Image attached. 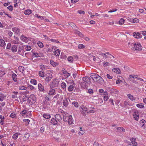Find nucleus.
<instances>
[{
	"mask_svg": "<svg viewBox=\"0 0 146 146\" xmlns=\"http://www.w3.org/2000/svg\"><path fill=\"white\" fill-rule=\"evenodd\" d=\"M132 44H133L134 46V47L132 48V49L133 50H137L138 51H140L142 50L141 46L140 43H137V44H133L132 43Z\"/></svg>",
	"mask_w": 146,
	"mask_h": 146,
	"instance_id": "7ed1b4c3",
	"label": "nucleus"
},
{
	"mask_svg": "<svg viewBox=\"0 0 146 146\" xmlns=\"http://www.w3.org/2000/svg\"><path fill=\"white\" fill-rule=\"evenodd\" d=\"M28 100L32 104H34L36 101V98L34 95H31L28 98Z\"/></svg>",
	"mask_w": 146,
	"mask_h": 146,
	"instance_id": "20e7f679",
	"label": "nucleus"
},
{
	"mask_svg": "<svg viewBox=\"0 0 146 146\" xmlns=\"http://www.w3.org/2000/svg\"><path fill=\"white\" fill-rule=\"evenodd\" d=\"M24 52L23 48L22 47H19L18 50V53L22 56H24Z\"/></svg>",
	"mask_w": 146,
	"mask_h": 146,
	"instance_id": "6e6552de",
	"label": "nucleus"
},
{
	"mask_svg": "<svg viewBox=\"0 0 146 146\" xmlns=\"http://www.w3.org/2000/svg\"><path fill=\"white\" fill-rule=\"evenodd\" d=\"M124 21L125 20L123 19H121L119 21V24H120L121 25L123 24Z\"/></svg>",
	"mask_w": 146,
	"mask_h": 146,
	"instance_id": "864d4df0",
	"label": "nucleus"
},
{
	"mask_svg": "<svg viewBox=\"0 0 146 146\" xmlns=\"http://www.w3.org/2000/svg\"><path fill=\"white\" fill-rule=\"evenodd\" d=\"M90 77L94 80L95 79L96 80V82L100 84H102L104 82L103 78L97 74L92 73L90 75Z\"/></svg>",
	"mask_w": 146,
	"mask_h": 146,
	"instance_id": "f257e3e1",
	"label": "nucleus"
},
{
	"mask_svg": "<svg viewBox=\"0 0 146 146\" xmlns=\"http://www.w3.org/2000/svg\"><path fill=\"white\" fill-rule=\"evenodd\" d=\"M106 76L108 78L110 79H111L113 78L112 76H111L109 74H107Z\"/></svg>",
	"mask_w": 146,
	"mask_h": 146,
	"instance_id": "69168bd1",
	"label": "nucleus"
},
{
	"mask_svg": "<svg viewBox=\"0 0 146 146\" xmlns=\"http://www.w3.org/2000/svg\"><path fill=\"white\" fill-rule=\"evenodd\" d=\"M83 81L87 84H89L91 83L90 78L86 76L83 78Z\"/></svg>",
	"mask_w": 146,
	"mask_h": 146,
	"instance_id": "0eeeda50",
	"label": "nucleus"
},
{
	"mask_svg": "<svg viewBox=\"0 0 146 146\" xmlns=\"http://www.w3.org/2000/svg\"><path fill=\"white\" fill-rule=\"evenodd\" d=\"M38 88L41 91L43 92H45V90L44 89V87L41 84L39 83L38 84Z\"/></svg>",
	"mask_w": 146,
	"mask_h": 146,
	"instance_id": "f3484780",
	"label": "nucleus"
},
{
	"mask_svg": "<svg viewBox=\"0 0 146 146\" xmlns=\"http://www.w3.org/2000/svg\"><path fill=\"white\" fill-rule=\"evenodd\" d=\"M56 47H55L53 46L52 47V50H51V49L50 48H48V51L49 52H52L53 51V50H55Z\"/></svg>",
	"mask_w": 146,
	"mask_h": 146,
	"instance_id": "052dcab7",
	"label": "nucleus"
},
{
	"mask_svg": "<svg viewBox=\"0 0 146 146\" xmlns=\"http://www.w3.org/2000/svg\"><path fill=\"white\" fill-rule=\"evenodd\" d=\"M21 39L26 42H28V38L27 37L25 36L24 35H22L21 37Z\"/></svg>",
	"mask_w": 146,
	"mask_h": 146,
	"instance_id": "4be33fe9",
	"label": "nucleus"
},
{
	"mask_svg": "<svg viewBox=\"0 0 146 146\" xmlns=\"http://www.w3.org/2000/svg\"><path fill=\"white\" fill-rule=\"evenodd\" d=\"M130 140L131 142V143L132 144V145L133 146H137V143L136 141V138H132L130 139Z\"/></svg>",
	"mask_w": 146,
	"mask_h": 146,
	"instance_id": "9b49d317",
	"label": "nucleus"
},
{
	"mask_svg": "<svg viewBox=\"0 0 146 146\" xmlns=\"http://www.w3.org/2000/svg\"><path fill=\"white\" fill-rule=\"evenodd\" d=\"M32 13L31 10L28 9L25 11L24 13L26 15H29Z\"/></svg>",
	"mask_w": 146,
	"mask_h": 146,
	"instance_id": "cd10ccee",
	"label": "nucleus"
},
{
	"mask_svg": "<svg viewBox=\"0 0 146 146\" xmlns=\"http://www.w3.org/2000/svg\"><path fill=\"white\" fill-rule=\"evenodd\" d=\"M139 125L141 127H144L145 129L146 127V121L144 119L141 120L139 123Z\"/></svg>",
	"mask_w": 146,
	"mask_h": 146,
	"instance_id": "423d86ee",
	"label": "nucleus"
},
{
	"mask_svg": "<svg viewBox=\"0 0 146 146\" xmlns=\"http://www.w3.org/2000/svg\"><path fill=\"white\" fill-rule=\"evenodd\" d=\"M99 92L100 93H104V95H108V93L106 91H104V90L102 89H99Z\"/></svg>",
	"mask_w": 146,
	"mask_h": 146,
	"instance_id": "bb28decb",
	"label": "nucleus"
},
{
	"mask_svg": "<svg viewBox=\"0 0 146 146\" xmlns=\"http://www.w3.org/2000/svg\"><path fill=\"white\" fill-rule=\"evenodd\" d=\"M112 71L117 74H120L121 73V71L120 69L119 68H113L112 69Z\"/></svg>",
	"mask_w": 146,
	"mask_h": 146,
	"instance_id": "5701e85b",
	"label": "nucleus"
},
{
	"mask_svg": "<svg viewBox=\"0 0 146 146\" xmlns=\"http://www.w3.org/2000/svg\"><path fill=\"white\" fill-rule=\"evenodd\" d=\"M44 72L42 71H40L39 72V76L42 77H44Z\"/></svg>",
	"mask_w": 146,
	"mask_h": 146,
	"instance_id": "a19ab883",
	"label": "nucleus"
},
{
	"mask_svg": "<svg viewBox=\"0 0 146 146\" xmlns=\"http://www.w3.org/2000/svg\"><path fill=\"white\" fill-rule=\"evenodd\" d=\"M38 46L40 48H42L43 47V43L40 42H38L37 43Z\"/></svg>",
	"mask_w": 146,
	"mask_h": 146,
	"instance_id": "a18cd8bd",
	"label": "nucleus"
},
{
	"mask_svg": "<svg viewBox=\"0 0 146 146\" xmlns=\"http://www.w3.org/2000/svg\"><path fill=\"white\" fill-rule=\"evenodd\" d=\"M7 8L10 11H12L13 10V6L11 5L7 7Z\"/></svg>",
	"mask_w": 146,
	"mask_h": 146,
	"instance_id": "680f3d73",
	"label": "nucleus"
},
{
	"mask_svg": "<svg viewBox=\"0 0 146 146\" xmlns=\"http://www.w3.org/2000/svg\"><path fill=\"white\" fill-rule=\"evenodd\" d=\"M50 123L53 125H57L58 123L57 121L55 118H52L50 121Z\"/></svg>",
	"mask_w": 146,
	"mask_h": 146,
	"instance_id": "4468645a",
	"label": "nucleus"
},
{
	"mask_svg": "<svg viewBox=\"0 0 146 146\" xmlns=\"http://www.w3.org/2000/svg\"><path fill=\"white\" fill-rule=\"evenodd\" d=\"M75 33L78 34L79 36L82 37L83 36V35L82 33L79 31L76 30L75 31Z\"/></svg>",
	"mask_w": 146,
	"mask_h": 146,
	"instance_id": "e433bc0d",
	"label": "nucleus"
},
{
	"mask_svg": "<svg viewBox=\"0 0 146 146\" xmlns=\"http://www.w3.org/2000/svg\"><path fill=\"white\" fill-rule=\"evenodd\" d=\"M49 40L52 42H55L57 43H59L60 42L58 41L57 40L55 39H50Z\"/></svg>",
	"mask_w": 146,
	"mask_h": 146,
	"instance_id": "3c124183",
	"label": "nucleus"
},
{
	"mask_svg": "<svg viewBox=\"0 0 146 146\" xmlns=\"http://www.w3.org/2000/svg\"><path fill=\"white\" fill-rule=\"evenodd\" d=\"M50 63L54 67L55 66L57 65L56 63L54 62L52 60H50Z\"/></svg>",
	"mask_w": 146,
	"mask_h": 146,
	"instance_id": "72a5a7b5",
	"label": "nucleus"
},
{
	"mask_svg": "<svg viewBox=\"0 0 146 146\" xmlns=\"http://www.w3.org/2000/svg\"><path fill=\"white\" fill-rule=\"evenodd\" d=\"M116 129L117 131H116V132H125V129L123 127H117Z\"/></svg>",
	"mask_w": 146,
	"mask_h": 146,
	"instance_id": "412c9836",
	"label": "nucleus"
},
{
	"mask_svg": "<svg viewBox=\"0 0 146 146\" xmlns=\"http://www.w3.org/2000/svg\"><path fill=\"white\" fill-rule=\"evenodd\" d=\"M31 48L30 46H27L25 48V49L27 50H31Z\"/></svg>",
	"mask_w": 146,
	"mask_h": 146,
	"instance_id": "4d7b16f0",
	"label": "nucleus"
},
{
	"mask_svg": "<svg viewBox=\"0 0 146 146\" xmlns=\"http://www.w3.org/2000/svg\"><path fill=\"white\" fill-rule=\"evenodd\" d=\"M136 106L138 108H143L144 107L143 104L142 103H140V104H137Z\"/></svg>",
	"mask_w": 146,
	"mask_h": 146,
	"instance_id": "58836bf2",
	"label": "nucleus"
},
{
	"mask_svg": "<svg viewBox=\"0 0 146 146\" xmlns=\"http://www.w3.org/2000/svg\"><path fill=\"white\" fill-rule=\"evenodd\" d=\"M43 117L46 119H49L51 117L50 115L49 114H44L43 115Z\"/></svg>",
	"mask_w": 146,
	"mask_h": 146,
	"instance_id": "473e14b6",
	"label": "nucleus"
},
{
	"mask_svg": "<svg viewBox=\"0 0 146 146\" xmlns=\"http://www.w3.org/2000/svg\"><path fill=\"white\" fill-rule=\"evenodd\" d=\"M11 44L10 43H8L6 47V48L7 49H10L11 48Z\"/></svg>",
	"mask_w": 146,
	"mask_h": 146,
	"instance_id": "13d9d810",
	"label": "nucleus"
},
{
	"mask_svg": "<svg viewBox=\"0 0 146 146\" xmlns=\"http://www.w3.org/2000/svg\"><path fill=\"white\" fill-rule=\"evenodd\" d=\"M12 31H13L14 32H15V33L18 34L19 32L20 31V30L18 28L14 27L12 28Z\"/></svg>",
	"mask_w": 146,
	"mask_h": 146,
	"instance_id": "b1692460",
	"label": "nucleus"
},
{
	"mask_svg": "<svg viewBox=\"0 0 146 146\" xmlns=\"http://www.w3.org/2000/svg\"><path fill=\"white\" fill-rule=\"evenodd\" d=\"M107 91L112 94H117L118 93V91L117 90L111 88H108L107 89Z\"/></svg>",
	"mask_w": 146,
	"mask_h": 146,
	"instance_id": "39448f33",
	"label": "nucleus"
},
{
	"mask_svg": "<svg viewBox=\"0 0 146 146\" xmlns=\"http://www.w3.org/2000/svg\"><path fill=\"white\" fill-rule=\"evenodd\" d=\"M107 95H104L105 96H104V101H106L108 99V97L107 96Z\"/></svg>",
	"mask_w": 146,
	"mask_h": 146,
	"instance_id": "0e129e2a",
	"label": "nucleus"
},
{
	"mask_svg": "<svg viewBox=\"0 0 146 146\" xmlns=\"http://www.w3.org/2000/svg\"><path fill=\"white\" fill-rule=\"evenodd\" d=\"M5 44V42L3 39H0V46H3Z\"/></svg>",
	"mask_w": 146,
	"mask_h": 146,
	"instance_id": "c756f323",
	"label": "nucleus"
},
{
	"mask_svg": "<svg viewBox=\"0 0 146 146\" xmlns=\"http://www.w3.org/2000/svg\"><path fill=\"white\" fill-rule=\"evenodd\" d=\"M54 54L56 56H59L60 54V51L59 49L56 50L54 52Z\"/></svg>",
	"mask_w": 146,
	"mask_h": 146,
	"instance_id": "c9c22d12",
	"label": "nucleus"
},
{
	"mask_svg": "<svg viewBox=\"0 0 146 146\" xmlns=\"http://www.w3.org/2000/svg\"><path fill=\"white\" fill-rule=\"evenodd\" d=\"M72 104L76 107H78V103L76 102H72Z\"/></svg>",
	"mask_w": 146,
	"mask_h": 146,
	"instance_id": "09e8293b",
	"label": "nucleus"
},
{
	"mask_svg": "<svg viewBox=\"0 0 146 146\" xmlns=\"http://www.w3.org/2000/svg\"><path fill=\"white\" fill-rule=\"evenodd\" d=\"M31 83L35 85H36L37 84L36 81L35 80L33 79L31 81Z\"/></svg>",
	"mask_w": 146,
	"mask_h": 146,
	"instance_id": "49530a36",
	"label": "nucleus"
},
{
	"mask_svg": "<svg viewBox=\"0 0 146 146\" xmlns=\"http://www.w3.org/2000/svg\"><path fill=\"white\" fill-rule=\"evenodd\" d=\"M68 122L69 124H72L73 123V120L71 115L69 116L68 118Z\"/></svg>",
	"mask_w": 146,
	"mask_h": 146,
	"instance_id": "2eb2a0df",
	"label": "nucleus"
},
{
	"mask_svg": "<svg viewBox=\"0 0 146 146\" xmlns=\"http://www.w3.org/2000/svg\"><path fill=\"white\" fill-rule=\"evenodd\" d=\"M61 86L62 88L64 89L66 88V85L65 83H64V82H62L61 84Z\"/></svg>",
	"mask_w": 146,
	"mask_h": 146,
	"instance_id": "c03bdc74",
	"label": "nucleus"
},
{
	"mask_svg": "<svg viewBox=\"0 0 146 146\" xmlns=\"http://www.w3.org/2000/svg\"><path fill=\"white\" fill-rule=\"evenodd\" d=\"M17 75L14 73H13L12 75V77L13 79V80L15 82H16L17 81Z\"/></svg>",
	"mask_w": 146,
	"mask_h": 146,
	"instance_id": "393cba45",
	"label": "nucleus"
},
{
	"mask_svg": "<svg viewBox=\"0 0 146 146\" xmlns=\"http://www.w3.org/2000/svg\"><path fill=\"white\" fill-rule=\"evenodd\" d=\"M44 127L43 126L42 127H41L40 129V132L42 133H43V132H44Z\"/></svg>",
	"mask_w": 146,
	"mask_h": 146,
	"instance_id": "6e6d98bb",
	"label": "nucleus"
},
{
	"mask_svg": "<svg viewBox=\"0 0 146 146\" xmlns=\"http://www.w3.org/2000/svg\"><path fill=\"white\" fill-rule=\"evenodd\" d=\"M127 96L128 98L131 100H135V98L133 96L130 94H128Z\"/></svg>",
	"mask_w": 146,
	"mask_h": 146,
	"instance_id": "a878e982",
	"label": "nucleus"
},
{
	"mask_svg": "<svg viewBox=\"0 0 146 146\" xmlns=\"http://www.w3.org/2000/svg\"><path fill=\"white\" fill-rule=\"evenodd\" d=\"M74 86L73 85H70L68 87V90L69 92H72L74 90Z\"/></svg>",
	"mask_w": 146,
	"mask_h": 146,
	"instance_id": "c85d7f7f",
	"label": "nucleus"
},
{
	"mask_svg": "<svg viewBox=\"0 0 146 146\" xmlns=\"http://www.w3.org/2000/svg\"><path fill=\"white\" fill-rule=\"evenodd\" d=\"M133 118L134 119L136 120H138V119L139 118V116H135L133 114Z\"/></svg>",
	"mask_w": 146,
	"mask_h": 146,
	"instance_id": "338daca9",
	"label": "nucleus"
},
{
	"mask_svg": "<svg viewBox=\"0 0 146 146\" xmlns=\"http://www.w3.org/2000/svg\"><path fill=\"white\" fill-rule=\"evenodd\" d=\"M18 69L21 72L23 73L24 72V68L22 66H20L18 68Z\"/></svg>",
	"mask_w": 146,
	"mask_h": 146,
	"instance_id": "ea45409f",
	"label": "nucleus"
},
{
	"mask_svg": "<svg viewBox=\"0 0 146 146\" xmlns=\"http://www.w3.org/2000/svg\"><path fill=\"white\" fill-rule=\"evenodd\" d=\"M141 34H142L143 36L146 35V31H143L140 32Z\"/></svg>",
	"mask_w": 146,
	"mask_h": 146,
	"instance_id": "bf43d9fd",
	"label": "nucleus"
},
{
	"mask_svg": "<svg viewBox=\"0 0 146 146\" xmlns=\"http://www.w3.org/2000/svg\"><path fill=\"white\" fill-rule=\"evenodd\" d=\"M11 50L13 52H16L17 50V47L15 45H13L11 47Z\"/></svg>",
	"mask_w": 146,
	"mask_h": 146,
	"instance_id": "aec40b11",
	"label": "nucleus"
},
{
	"mask_svg": "<svg viewBox=\"0 0 146 146\" xmlns=\"http://www.w3.org/2000/svg\"><path fill=\"white\" fill-rule=\"evenodd\" d=\"M133 78V79L137 78V75H130L128 77V79L129 81H131L132 78Z\"/></svg>",
	"mask_w": 146,
	"mask_h": 146,
	"instance_id": "6ab92c4d",
	"label": "nucleus"
},
{
	"mask_svg": "<svg viewBox=\"0 0 146 146\" xmlns=\"http://www.w3.org/2000/svg\"><path fill=\"white\" fill-rule=\"evenodd\" d=\"M78 47L79 48L82 49L84 48L85 46L82 44H80L78 45Z\"/></svg>",
	"mask_w": 146,
	"mask_h": 146,
	"instance_id": "de8ad7c7",
	"label": "nucleus"
},
{
	"mask_svg": "<svg viewBox=\"0 0 146 146\" xmlns=\"http://www.w3.org/2000/svg\"><path fill=\"white\" fill-rule=\"evenodd\" d=\"M85 132L84 130H80L78 134L80 135H83Z\"/></svg>",
	"mask_w": 146,
	"mask_h": 146,
	"instance_id": "603ef678",
	"label": "nucleus"
},
{
	"mask_svg": "<svg viewBox=\"0 0 146 146\" xmlns=\"http://www.w3.org/2000/svg\"><path fill=\"white\" fill-rule=\"evenodd\" d=\"M63 105L64 106L66 107L67 106L68 104V99L67 98H65L63 100Z\"/></svg>",
	"mask_w": 146,
	"mask_h": 146,
	"instance_id": "a211bd4d",
	"label": "nucleus"
},
{
	"mask_svg": "<svg viewBox=\"0 0 146 146\" xmlns=\"http://www.w3.org/2000/svg\"><path fill=\"white\" fill-rule=\"evenodd\" d=\"M6 97V96L3 94H0V100L3 101Z\"/></svg>",
	"mask_w": 146,
	"mask_h": 146,
	"instance_id": "7c9ffc66",
	"label": "nucleus"
},
{
	"mask_svg": "<svg viewBox=\"0 0 146 146\" xmlns=\"http://www.w3.org/2000/svg\"><path fill=\"white\" fill-rule=\"evenodd\" d=\"M130 21L131 22H132L133 23H136L139 21V20L135 18L134 19H130Z\"/></svg>",
	"mask_w": 146,
	"mask_h": 146,
	"instance_id": "2f4dec72",
	"label": "nucleus"
},
{
	"mask_svg": "<svg viewBox=\"0 0 146 146\" xmlns=\"http://www.w3.org/2000/svg\"><path fill=\"white\" fill-rule=\"evenodd\" d=\"M10 116L11 118H13L16 116V115L15 114L12 113H11Z\"/></svg>",
	"mask_w": 146,
	"mask_h": 146,
	"instance_id": "e2e57ef3",
	"label": "nucleus"
},
{
	"mask_svg": "<svg viewBox=\"0 0 146 146\" xmlns=\"http://www.w3.org/2000/svg\"><path fill=\"white\" fill-rule=\"evenodd\" d=\"M55 92V90L54 89H52V88L48 92V94L49 95H54Z\"/></svg>",
	"mask_w": 146,
	"mask_h": 146,
	"instance_id": "dca6fc26",
	"label": "nucleus"
},
{
	"mask_svg": "<svg viewBox=\"0 0 146 146\" xmlns=\"http://www.w3.org/2000/svg\"><path fill=\"white\" fill-rule=\"evenodd\" d=\"M52 78V74H48V75L46 78L45 80L48 83L51 80Z\"/></svg>",
	"mask_w": 146,
	"mask_h": 146,
	"instance_id": "f8f14e48",
	"label": "nucleus"
},
{
	"mask_svg": "<svg viewBox=\"0 0 146 146\" xmlns=\"http://www.w3.org/2000/svg\"><path fill=\"white\" fill-rule=\"evenodd\" d=\"M68 60L70 63H72L73 61V58L71 56H69L68 57Z\"/></svg>",
	"mask_w": 146,
	"mask_h": 146,
	"instance_id": "79ce46f5",
	"label": "nucleus"
},
{
	"mask_svg": "<svg viewBox=\"0 0 146 146\" xmlns=\"http://www.w3.org/2000/svg\"><path fill=\"white\" fill-rule=\"evenodd\" d=\"M19 89L20 90H26L27 88L23 86H19Z\"/></svg>",
	"mask_w": 146,
	"mask_h": 146,
	"instance_id": "4c0bfd02",
	"label": "nucleus"
},
{
	"mask_svg": "<svg viewBox=\"0 0 146 146\" xmlns=\"http://www.w3.org/2000/svg\"><path fill=\"white\" fill-rule=\"evenodd\" d=\"M99 144L97 142H95L93 144V146H99Z\"/></svg>",
	"mask_w": 146,
	"mask_h": 146,
	"instance_id": "774afa93",
	"label": "nucleus"
},
{
	"mask_svg": "<svg viewBox=\"0 0 146 146\" xmlns=\"http://www.w3.org/2000/svg\"><path fill=\"white\" fill-rule=\"evenodd\" d=\"M13 94L11 95V97L14 99L17 98V95H18L19 93L17 92H12Z\"/></svg>",
	"mask_w": 146,
	"mask_h": 146,
	"instance_id": "ddd939ff",
	"label": "nucleus"
},
{
	"mask_svg": "<svg viewBox=\"0 0 146 146\" xmlns=\"http://www.w3.org/2000/svg\"><path fill=\"white\" fill-rule=\"evenodd\" d=\"M55 119L58 122H60L61 121L62 119V117L60 114H56L55 115Z\"/></svg>",
	"mask_w": 146,
	"mask_h": 146,
	"instance_id": "9d476101",
	"label": "nucleus"
},
{
	"mask_svg": "<svg viewBox=\"0 0 146 146\" xmlns=\"http://www.w3.org/2000/svg\"><path fill=\"white\" fill-rule=\"evenodd\" d=\"M19 134L20 135V133H16L15 134H14L13 136V138L14 139H16L18 137Z\"/></svg>",
	"mask_w": 146,
	"mask_h": 146,
	"instance_id": "f704fd0d",
	"label": "nucleus"
},
{
	"mask_svg": "<svg viewBox=\"0 0 146 146\" xmlns=\"http://www.w3.org/2000/svg\"><path fill=\"white\" fill-rule=\"evenodd\" d=\"M33 56H34L35 57H40V56L39 55V54L37 53H35L33 52Z\"/></svg>",
	"mask_w": 146,
	"mask_h": 146,
	"instance_id": "8fccbe9b",
	"label": "nucleus"
},
{
	"mask_svg": "<svg viewBox=\"0 0 146 146\" xmlns=\"http://www.w3.org/2000/svg\"><path fill=\"white\" fill-rule=\"evenodd\" d=\"M78 13L80 14H83V15H84L85 14V12L83 11H82V10L78 11Z\"/></svg>",
	"mask_w": 146,
	"mask_h": 146,
	"instance_id": "5fc2aeb1",
	"label": "nucleus"
},
{
	"mask_svg": "<svg viewBox=\"0 0 146 146\" xmlns=\"http://www.w3.org/2000/svg\"><path fill=\"white\" fill-rule=\"evenodd\" d=\"M133 36L135 38H141L142 37V36L139 32H134L133 34Z\"/></svg>",
	"mask_w": 146,
	"mask_h": 146,
	"instance_id": "1a4fd4ad",
	"label": "nucleus"
},
{
	"mask_svg": "<svg viewBox=\"0 0 146 146\" xmlns=\"http://www.w3.org/2000/svg\"><path fill=\"white\" fill-rule=\"evenodd\" d=\"M59 84V82L57 79H54L53 81L50 84V88L57 87Z\"/></svg>",
	"mask_w": 146,
	"mask_h": 146,
	"instance_id": "f03ea898",
	"label": "nucleus"
},
{
	"mask_svg": "<svg viewBox=\"0 0 146 146\" xmlns=\"http://www.w3.org/2000/svg\"><path fill=\"white\" fill-rule=\"evenodd\" d=\"M68 24L72 27H75L76 26V25L73 23L71 22H68Z\"/></svg>",
	"mask_w": 146,
	"mask_h": 146,
	"instance_id": "37998d69",
	"label": "nucleus"
}]
</instances>
